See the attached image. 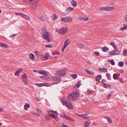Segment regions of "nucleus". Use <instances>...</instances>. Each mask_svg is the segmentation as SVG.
I'll return each instance as SVG.
<instances>
[{
  "mask_svg": "<svg viewBox=\"0 0 127 127\" xmlns=\"http://www.w3.org/2000/svg\"><path fill=\"white\" fill-rule=\"evenodd\" d=\"M67 70V69L65 68L63 69L58 70L56 73V75H58L61 76H65L66 75V71Z\"/></svg>",
  "mask_w": 127,
  "mask_h": 127,
  "instance_id": "nucleus-1",
  "label": "nucleus"
},
{
  "mask_svg": "<svg viewBox=\"0 0 127 127\" xmlns=\"http://www.w3.org/2000/svg\"><path fill=\"white\" fill-rule=\"evenodd\" d=\"M52 79L53 81H56V83H59L61 80V77L58 76H53L52 77Z\"/></svg>",
  "mask_w": 127,
  "mask_h": 127,
  "instance_id": "nucleus-2",
  "label": "nucleus"
},
{
  "mask_svg": "<svg viewBox=\"0 0 127 127\" xmlns=\"http://www.w3.org/2000/svg\"><path fill=\"white\" fill-rule=\"evenodd\" d=\"M68 29L67 28L64 27L60 29L59 30V32L61 34H64L68 31Z\"/></svg>",
  "mask_w": 127,
  "mask_h": 127,
  "instance_id": "nucleus-3",
  "label": "nucleus"
},
{
  "mask_svg": "<svg viewBox=\"0 0 127 127\" xmlns=\"http://www.w3.org/2000/svg\"><path fill=\"white\" fill-rule=\"evenodd\" d=\"M71 95L73 96V97L74 100L78 99V96L79 95L78 92L76 91L75 93H73L71 94Z\"/></svg>",
  "mask_w": 127,
  "mask_h": 127,
  "instance_id": "nucleus-4",
  "label": "nucleus"
},
{
  "mask_svg": "<svg viewBox=\"0 0 127 127\" xmlns=\"http://www.w3.org/2000/svg\"><path fill=\"white\" fill-rule=\"evenodd\" d=\"M33 71L34 72H37L41 74H44L45 75H47V72L44 70H39L38 71L36 70H33Z\"/></svg>",
  "mask_w": 127,
  "mask_h": 127,
  "instance_id": "nucleus-5",
  "label": "nucleus"
},
{
  "mask_svg": "<svg viewBox=\"0 0 127 127\" xmlns=\"http://www.w3.org/2000/svg\"><path fill=\"white\" fill-rule=\"evenodd\" d=\"M43 38L46 40H48L49 38V34L48 32H46L45 33H43Z\"/></svg>",
  "mask_w": 127,
  "mask_h": 127,
  "instance_id": "nucleus-6",
  "label": "nucleus"
},
{
  "mask_svg": "<svg viewBox=\"0 0 127 127\" xmlns=\"http://www.w3.org/2000/svg\"><path fill=\"white\" fill-rule=\"evenodd\" d=\"M71 41V40L69 39H68L66 40L64 42V46L66 47L67 46Z\"/></svg>",
  "mask_w": 127,
  "mask_h": 127,
  "instance_id": "nucleus-7",
  "label": "nucleus"
},
{
  "mask_svg": "<svg viewBox=\"0 0 127 127\" xmlns=\"http://www.w3.org/2000/svg\"><path fill=\"white\" fill-rule=\"evenodd\" d=\"M38 17L39 19L42 21H44L45 20V17L43 15L41 14H38Z\"/></svg>",
  "mask_w": 127,
  "mask_h": 127,
  "instance_id": "nucleus-8",
  "label": "nucleus"
},
{
  "mask_svg": "<svg viewBox=\"0 0 127 127\" xmlns=\"http://www.w3.org/2000/svg\"><path fill=\"white\" fill-rule=\"evenodd\" d=\"M66 106L70 109H72L73 108V106L71 103H67Z\"/></svg>",
  "mask_w": 127,
  "mask_h": 127,
  "instance_id": "nucleus-9",
  "label": "nucleus"
},
{
  "mask_svg": "<svg viewBox=\"0 0 127 127\" xmlns=\"http://www.w3.org/2000/svg\"><path fill=\"white\" fill-rule=\"evenodd\" d=\"M68 100L70 101H73L74 100L73 98V96L71 95V94H69L67 98Z\"/></svg>",
  "mask_w": 127,
  "mask_h": 127,
  "instance_id": "nucleus-10",
  "label": "nucleus"
},
{
  "mask_svg": "<svg viewBox=\"0 0 127 127\" xmlns=\"http://www.w3.org/2000/svg\"><path fill=\"white\" fill-rule=\"evenodd\" d=\"M99 70L100 71L102 72L105 73L107 71V69L103 68H99Z\"/></svg>",
  "mask_w": 127,
  "mask_h": 127,
  "instance_id": "nucleus-11",
  "label": "nucleus"
},
{
  "mask_svg": "<svg viewBox=\"0 0 127 127\" xmlns=\"http://www.w3.org/2000/svg\"><path fill=\"white\" fill-rule=\"evenodd\" d=\"M73 9H74L73 8L69 7L66 9V13H67L69 14L71 11L73 10Z\"/></svg>",
  "mask_w": 127,
  "mask_h": 127,
  "instance_id": "nucleus-12",
  "label": "nucleus"
},
{
  "mask_svg": "<svg viewBox=\"0 0 127 127\" xmlns=\"http://www.w3.org/2000/svg\"><path fill=\"white\" fill-rule=\"evenodd\" d=\"M23 70L22 68H21L19 69L18 70L16 71L15 73V75L17 76H19V73L22 71Z\"/></svg>",
  "mask_w": 127,
  "mask_h": 127,
  "instance_id": "nucleus-13",
  "label": "nucleus"
},
{
  "mask_svg": "<svg viewBox=\"0 0 127 127\" xmlns=\"http://www.w3.org/2000/svg\"><path fill=\"white\" fill-rule=\"evenodd\" d=\"M120 76L119 74L115 73L113 75V78L115 80L117 79Z\"/></svg>",
  "mask_w": 127,
  "mask_h": 127,
  "instance_id": "nucleus-14",
  "label": "nucleus"
},
{
  "mask_svg": "<svg viewBox=\"0 0 127 127\" xmlns=\"http://www.w3.org/2000/svg\"><path fill=\"white\" fill-rule=\"evenodd\" d=\"M102 78V76L100 75H99L96 76L95 77V80L96 81L99 82V80L100 79H101Z\"/></svg>",
  "mask_w": 127,
  "mask_h": 127,
  "instance_id": "nucleus-15",
  "label": "nucleus"
},
{
  "mask_svg": "<svg viewBox=\"0 0 127 127\" xmlns=\"http://www.w3.org/2000/svg\"><path fill=\"white\" fill-rule=\"evenodd\" d=\"M71 4L74 7H76L77 4V2L74 0H72L71 1Z\"/></svg>",
  "mask_w": 127,
  "mask_h": 127,
  "instance_id": "nucleus-16",
  "label": "nucleus"
},
{
  "mask_svg": "<svg viewBox=\"0 0 127 127\" xmlns=\"http://www.w3.org/2000/svg\"><path fill=\"white\" fill-rule=\"evenodd\" d=\"M64 118L70 121H72L73 122L75 121V120H74L72 119L70 117L67 115H66V116H65Z\"/></svg>",
  "mask_w": 127,
  "mask_h": 127,
  "instance_id": "nucleus-17",
  "label": "nucleus"
},
{
  "mask_svg": "<svg viewBox=\"0 0 127 127\" xmlns=\"http://www.w3.org/2000/svg\"><path fill=\"white\" fill-rule=\"evenodd\" d=\"M77 45L78 47L80 48L84 49L85 47V46L83 44L81 43L77 44Z\"/></svg>",
  "mask_w": 127,
  "mask_h": 127,
  "instance_id": "nucleus-18",
  "label": "nucleus"
},
{
  "mask_svg": "<svg viewBox=\"0 0 127 127\" xmlns=\"http://www.w3.org/2000/svg\"><path fill=\"white\" fill-rule=\"evenodd\" d=\"M29 57L30 59L32 61H34V55L32 53L30 54L29 55Z\"/></svg>",
  "mask_w": 127,
  "mask_h": 127,
  "instance_id": "nucleus-19",
  "label": "nucleus"
},
{
  "mask_svg": "<svg viewBox=\"0 0 127 127\" xmlns=\"http://www.w3.org/2000/svg\"><path fill=\"white\" fill-rule=\"evenodd\" d=\"M41 30L43 32V33H45V32H47V30L46 29L45 26H43L41 28Z\"/></svg>",
  "mask_w": 127,
  "mask_h": 127,
  "instance_id": "nucleus-20",
  "label": "nucleus"
},
{
  "mask_svg": "<svg viewBox=\"0 0 127 127\" xmlns=\"http://www.w3.org/2000/svg\"><path fill=\"white\" fill-rule=\"evenodd\" d=\"M22 81L24 82L25 84L28 85L27 83L28 78H24L22 79Z\"/></svg>",
  "mask_w": 127,
  "mask_h": 127,
  "instance_id": "nucleus-21",
  "label": "nucleus"
},
{
  "mask_svg": "<svg viewBox=\"0 0 127 127\" xmlns=\"http://www.w3.org/2000/svg\"><path fill=\"white\" fill-rule=\"evenodd\" d=\"M85 71L88 74H89L92 75H93L95 74V73L94 72L88 70L87 69H86L85 70Z\"/></svg>",
  "mask_w": 127,
  "mask_h": 127,
  "instance_id": "nucleus-22",
  "label": "nucleus"
},
{
  "mask_svg": "<svg viewBox=\"0 0 127 127\" xmlns=\"http://www.w3.org/2000/svg\"><path fill=\"white\" fill-rule=\"evenodd\" d=\"M0 47L7 48L8 47V46H7L6 44L0 42Z\"/></svg>",
  "mask_w": 127,
  "mask_h": 127,
  "instance_id": "nucleus-23",
  "label": "nucleus"
},
{
  "mask_svg": "<svg viewBox=\"0 0 127 127\" xmlns=\"http://www.w3.org/2000/svg\"><path fill=\"white\" fill-rule=\"evenodd\" d=\"M35 85L39 87H41L42 86H46L45 85V84H44V83H36Z\"/></svg>",
  "mask_w": 127,
  "mask_h": 127,
  "instance_id": "nucleus-24",
  "label": "nucleus"
},
{
  "mask_svg": "<svg viewBox=\"0 0 127 127\" xmlns=\"http://www.w3.org/2000/svg\"><path fill=\"white\" fill-rule=\"evenodd\" d=\"M30 105L29 104L26 103L24 106V108L25 110H27L28 108H29L30 107Z\"/></svg>",
  "mask_w": 127,
  "mask_h": 127,
  "instance_id": "nucleus-25",
  "label": "nucleus"
},
{
  "mask_svg": "<svg viewBox=\"0 0 127 127\" xmlns=\"http://www.w3.org/2000/svg\"><path fill=\"white\" fill-rule=\"evenodd\" d=\"M104 88H107V87L109 88H111V86L108 84L106 83H103Z\"/></svg>",
  "mask_w": 127,
  "mask_h": 127,
  "instance_id": "nucleus-26",
  "label": "nucleus"
},
{
  "mask_svg": "<svg viewBox=\"0 0 127 127\" xmlns=\"http://www.w3.org/2000/svg\"><path fill=\"white\" fill-rule=\"evenodd\" d=\"M52 116L57 121H58L59 120V119L58 117L57 116H55L52 113L51 114Z\"/></svg>",
  "mask_w": 127,
  "mask_h": 127,
  "instance_id": "nucleus-27",
  "label": "nucleus"
},
{
  "mask_svg": "<svg viewBox=\"0 0 127 127\" xmlns=\"http://www.w3.org/2000/svg\"><path fill=\"white\" fill-rule=\"evenodd\" d=\"M67 17H62L61 19V21L65 23L67 22Z\"/></svg>",
  "mask_w": 127,
  "mask_h": 127,
  "instance_id": "nucleus-28",
  "label": "nucleus"
},
{
  "mask_svg": "<svg viewBox=\"0 0 127 127\" xmlns=\"http://www.w3.org/2000/svg\"><path fill=\"white\" fill-rule=\"evenodd\" d=\"M67 22H71L72 21V18L70 17H67Z\"/></svg>",
  "mask_w": 127,
  "mask_h": 127,
  "instance_id": "nucleus-29",
  "label": "nucleus"
},
{
  "mask_svg": "<svg viewBox=\"0 0 127 127\" xmlns=\"http://www.w3.org/2000/svg\"><path fill=\"white\" fill-rule=\"evenodd\" d=\"M99 10L100 11H107V7H101L99 8Z\"/></svg>",
  "mask_w": 127,
  "mask_h": 127,
  "instance_id": "nucleus-30",
  "label": "nucleus"
},
{
  "mask_svg": "<svg viewBox=\"0 0 127 127\" xmlns=\"http://www.w3.org/2000/svg\"><path fill=\"white\" fill-rule=\"evenodd\" d=\"M107 11H109L113 10L114 9V7H106Z\"/></svg>",
  "mask_w": 127,
  "mask_h": 127,
  "instance_id": "nucleus-31",
  "label": "nucleus"
},
{
  "mask_svg": "<svg viewBox=\"0 0 127 127\" xmlns=\"http://www.w3.org/2000/svg\"><path fill=\"white\" fill-rule=\"evenodd\" d=\"M114 52L115 55H119L120 53V51L117 49L115 50Z\"/></svg>",
  "mask_w": 127,
  "mask_h": 127,
  "instance_id": "nucleus-32",
  "label": "nucleus"
},
{
  "mask_svg": "<svg viewBox=\"0 0 127 127\" xmlns=\"http://www.w3.org/2000/svg\"><path fill=\"white\" fill-rule=\"evenodd\" d=\"M109 49L106 46H105L103 47L102 49V50L103 52H105L108 50Z\"/></svg>",
  "mask_w": 127,
  "mask_h": 127,
  "instance_id": "nucleus-33",
  "label": "nucleus"
},
{
  "mask_svg": "<svg viewBox=\"0 0 127 127\" xmlns=\"http://www.w3.org/2000/svg\"><path fill=\"white\" fill-rule=\"evenodd\" d=\"M127 28V25L125 24L124 25V27L121 28V29L122 30H124Z\"/></svg>",
  "mask_w": 127,
  "mask_h": 127,
  "instance_id": "nucleus-34",
  "label": "nucleus"
},
{
  "mask_svg": "<svg viewBox=\"0 0 127 127\" xmlns=\"http://www.w3.org/2000/svg\"><path fill=\"white\" fill-rule=\"evenodd\" d=\"M118 65L120 67L123 66L124 65V63L123 62H119L118 64Z\"/></svg>",
  "mask_w": 127,
  "mask_h": 127,
  "instance_id": "nucleus-35",
  "label": "nucleus"
},
{
  "mask_svg": "<svg viewBox=\"0 0 127 127\" xmlns=\"http://www.w3.org/2000/svg\"><path fill=\"white\" fill-rule=\"evenodd\" d=\"M90 123L91 122L90 121H89V122L87 121H86L85 122V125L87 126H88V127H89L90 124Z\"/></svg>",
  "mask_w": 127,
  "mask_h": 127,
  "instance_id": "nucleus-36",
  "label": "nucleus"
},
{
  "mask_svg": "<svg viewBox=\"0 0 127 127\" xmlns=\"http://www.w3.org/2000/svg\"><path fill=\"white\" fill-rule=\"evenodd\" d=\"M31 113H32V114L34 115H35L36 116H40L39 114H38L37 113H36L34 112V111H32L31 112Z\"/></svg>",
  "mask_w": 127,
  "mask_h": 127,
  "instance_id": "nucleus-37",
  "label": "nucleus"
},
{
  "mask_svg": "<svg viewBox=\"0 0 127 127\" xmlns=\"http://www.w3.org/2000/svg\"><path fill=\"white\" fill-rule=\"evenodd\" d=\"M24 18L26 19L27 20H30V17L28 16L25 15L23 17Z\"/></svg>",
  "mask_w": 127,
  "mask_h": 127,
  "instance_id": "nucleus-38",
  "label": "nucleus"
},
{
  "mask_svg": "<svg viewBox=\"0 0 127 127\" xmlns=\"http://www.w3.org/2000/svg\"><path fill=\"white\" fill-rule=\"evenodd\" d=\"M111 45L114 48L116 49L117 48L116 46L113 42H111Z\"/></svg>",
  "mask_w": 127,
  "mask_h": 127,
  "instance_id": "nucleus-39",
  "label": "nucleus"
},
{
  "mask_svg": "<svg viewBox=\"0 0 127 127\" xmlns=\"http://www.w3.org/2000/svg\"><path fill=\"white\" fill-rule=\"evenodd\" d=\"M109 54L112 55H115L114 50L110 52L109 53Z\"/></svg>",
  "mask_w": 127,
  "mask_h": 127,
  "instance_id": "nucleus-40",
  "label": "nucleus"
},
{
  "mask_svg": "<svg viewBox=\"0 0 127 127\" xmlns=\"http://www.w3.org/2000/svg\"><path fill=\"white\" fill-rule=\"evenodd\" d=\"M71 76L73 77V79H75L77 77V76L76 74H72L71 75Z\"/></svg>",
  "mask_w": 127,
  "mask_h": 127,
  "instance_id": "nucleus-41",
  "label": "nucleus"
},
{
  "mask_svg": "<svg viewBox=\"0 0 127 127\" xmlns=\"http://www.w3.org/2000/svg\"><path fill=\"white\" fill-rule=\"evenodd\" d=\"M106 76L107 77V78L108 80H109V78L110 77V74L108 73H107L106 74Z\"/></svg>",
  "mask_w": 127,
  "mask_h": 127,
  "instance_id": "nucleus-42",
  "label": "nucleus"
},
{
  "mask_svg": "<svg viewBox=\"0 0 127 127\" xmlns=\"http://www.w3.org/2000/svg\"><path fill=\"white\" fill-rule=\"evenodd\" d=\"M81 84L80 83V81H79L76 84V86H77L78 87H80V85Z\"/></svg>",
  "mask_w": 127,
  "mask_h": 127,
  "instance_id": "nucleus-43",
  "label": "nucleus"
},
{
  "mask_svg": "<svg viewBox=\"0 0 127 127\" xmlns=\"http://www.w3.org/2000/svg\"><path fill=\"white\" fill-rule=\"evenodd\" d=\"M89 19V18L88 17H85L83 18H82V20L87 21Z\"/></svg>",
  "mask_w": 127,
  "mask_h": 127,
  "instance_id": "nucleus-44",
  "label": "nucleus"
},
{
  "mask_svg": "<svg viewBox=\"0 0 127 127\" xmlns=\"http://www.w3.org/2000/svg\"><path fill=\"white\" fill-rule=\"evenodd\" d=\"M123 55L124 56L126 55H127V50H125L123 51Z\"/></svg>",
  "mask_w": 127,
  "mask_h": 127,
  "instance_id": "nucleus-45",
  "label": "nucleus"
},
{
  "mask_svg": "<svg viewBox=\"0 0 127 127\" xmlns=\"http://www.w3.org/2000/svg\"><path fill=\"white\" fill-rule=\"evenodd\" d=\"M66 115L64 113H62L61 115V116L62 117L64 118L65 116Z\"/></svg>",
  "mask_w": 127,
  "mask_h": 127,
  "instance_id": "nucleus-46",
  "label": "nucleus"
},
{
  "mask_svg": "<svg viewBox=\"0 0 127 127\" xmlns=\"http://www.w3.org/2000/svg\"><path fill=\"white\" fill-rule=\"evenodd\" d=\"M26 78H27V77L25 74H24L22 76V79Z\"/></svg>",
  "mask_w": 127,
  "mask_h": 127,
  "instance_id": "nucleus-47",
  "label": "nucleus"
},
{
  "mask_svg": "<svg viewBox=\"0 0 127 127\" xmlns=\"http://www.w3.org/2000/svg\"><path fill=\"white\" fill-rule=\"evenodd\" d=\"M110 63L112 65H114L115 64V62H113V60H112L110 61Z\"/></svg>",
  "mask_w": 127,
  "mask_h": 127,
  "instance_id": "nucleus-48",
  "label": "nucleus"
},
{
  "mask_svg": "<svg viewBox=\"0 0 127 127\" xmlns=\"http://www.w3.org/2000/svg\"><path fill=\"white\" fill-rule=\"evenodd\" d=\"M45 117L46 120H47L48 121H49L50 120V118L48 117L47 115H45Z\"/></svg>",
  "mask_w": 127,
  "mask_h": 127,
  "instance_id": "nucleus-49",
  "label": "nucleus"
},
{
  "mask_svg": "<svg viewBox=\"0 0 127 127\" xmlns=\"http://www.w3.org/2000/svg\"><path fill=\"white\" fill-rule=\"evenodd\" d=\"M60 54V52L58 51L54 52L53 53V54L54 55H55V54L59 55Z\"/></svg>",
  "mask_w": 127,
  "mask_h": 127,
  "instance_id": "nucleus-50",
  "label": "nucleus"
},
{
  "mask_svg": "<svg viewBox=\"0 0 127 127\" xmlns=\"http://www.w3.org/2000/svg\"><path fill=\"white\" fill-rule=\"evenodd\" d=\"M118 80L120 81L121 82V83H123V80L121 78H118L117 79Z\"/></svg>",
  "mask_w": 127,
  "mask_h": 127,
  "instance_id": "nucleus-51",
  "label": "nucleus"
},
{
  "mask_svg": "<svg viewBox=\"0 0 127 127\" xmlns=\"http://www.w3.org/2000/svg\"><path fill=\"white\" fill-rule=\"evenodd\" d=\"M107 120L108 122L110 123H112V122L111 119L110 118H109L108 119H107Z\"/></svg>",
  "mask_w": 127,
  "mask_h": 127,
  "instance_id": "nucleus-52",
  "label": "nucleus"
},
{
  "mask_svg": "<svg viewBox=\"0 0 127 127\" xmlns=\"http://www.w3.org/2000/svg\"><path fill=\"white\" fill-rule=\"evenodd\" d=\"M57 17H58L57 16V15L55 14L54 15V18L53 19V20H56V19L57 18Z\"/></svg>",
  "mask_w": 127,
  "mask_h": 127,
  "instance_id": "nucleus-53",
  "label": "nucleus"
},
{
  "mask_svg": "<svg viewBox=\"0 0 127 127\" xmlns=\"http://www.w3.org/2000/svg\"><path fill=\"white\" fill-rule=\"evenodd\" d=\"M35 53L37 56H39V53L37 51H35Z\"/></svg>",
  "mask_w": 127,
  "mask_h": 127,
  "instance_id": "nucleus-54",
  "label": "nucleus"
},
{
  "mask_svg": "<svg viewBox=\"0 0 127 127\" xmlns=\"http://www.w3.org/2000/svg\"><path fill=\"white\" fill-rule=\"evenodd\" d=\"M83 118L86 120H88L89 119V117L84 116Z\"/></svg>",
  "mask_w": 127,
  "mask_h": 127,
  "instance_id": "nucleus-55",
  "label": "nucleus"
},
{
  "mask_svg": "<svg viewBox=\"0 0 127 127\" xmlns=\"http://www.w3.org/2000/svg\"><path fill=\"white\" fill-rule=\"evenodd\" d=\"M125 21L127 22V14L125 15Z\"/></svg>",
  "mask_w": 127,
  "mask_h": 127,
  "instance_id": "nucleus-56",
  "label": "nucleus"
},
{
  "mask_svg": "<svg viewBox=\"0 0 127 127\" xmlns=\"http://www.w3.org/2000/svg\"><path fill=\"white\" fill-rule=\"evenodd\" d=\"M94 53L97 56H99L100 55L99 53L97 52H94Z\"/></svg>",
  "mask_w": 127,
  "mask_h": 127,
  "instance_id": "nucleus-57",
  "label": "nucleus"
},
{
  "mask_svg": "<svg viewBox=\"0 0 127 127\" xmlns=\"http://www.w3.org/2000/svg\"><path fill=\"white\" fill-rule=\"evenodd\" d=\"M62 127H67V126L64 125V123L62 124V125H61Z\"/></svg>",
  "mask_w": 127,
  "mask_h": 127,
  "instance_id": "nucleus-58",
  "label": "nucleus"
},
{
  "mask_svg": "<svg viewBox=\"0 0 127 127\" xmlns=\"http://www.w3.org/2000/svg\"><path fill=\"white\" fill-rule=\"evenodd\" d=\"M62 103H63V105H66L67 103V102H65L64 100H63L62 101Z\"/></svg>",
  "mask_w": 127,
  "mask_h": 127,
  "instance_id": "nucleus-59",
  "label": "nucleus"
},
{
  "mask_svg": "<svg viewBox=\"0 0 127 127\" xmlns=\"http://www.w3.org/2000/svg\"><path fill=\"white\" fill-rule=\"evenodd\" d=\"M112 95V93H110L108 95V98H109Z\"/></svg>",
  "mask_w": 127,
  "mask_h": 127,
  "instance_id": "nucleus-60",
  "label": "nucleus"
},
{
  "mask_svg": "<svg viewBox=\"0 0 127 127\" xmlns=\"http://www.w3.org/2000/svg\"><path fill=\"white\" fill-rule=\"evenodd\" d=\"M43 57L45 59H48L49 58L47 55L44 56H43Z\"/></svg>",
  "mask_w": 127,
  "mask_h": 127,
  "instance_id": "nucleus-61",
  "label": "nucleus"
},
{
  "mask_svg": "<svg viewBox=\"0 0 127 127\" xmlns=\"http://www.w3.org/2000/svg\"><path fill=\"white\" fill-rule=\"evenodd\" d=\"M46 47H52L51 45H46Z\"/></svg>",
  "mask_w": 127,
  "mask_h": 127,
  "instance_id": "nucleus-62",
  "label": "nucleus"
},
{
  "mask_svg": "<svg viewBox=\"0 0 127 127\" xmlns=\"http://www.w3.org/2000/svg\"><path fill=\"white\" fill-rule=\"evenodd\" d=\"M66 48V47H65V46H63L62 49V51L63 52H64V49Z\"/></svg>",
  "mask_w": 127,
  "mask_h": 127,
  "instance_id": "nucleus-63",
  "label": "nucleus"
},
{
  "mask_svg": "<svg viewBox=\"0 0 127 127\" xmlns=\"http://www.w3.org/2000/svg\"><path fill=\"white\" fill-rule=\"evenodd\" d=\"M36 111H37V112H40L41 113V111L39 110L38 108H37L36 109Z\"/></svg>",
  "mask_w": 127,
  "mask_h": 127,
  "instance_id": "nucleus-64",
  "label": "nucleus"
}]
</instances>
